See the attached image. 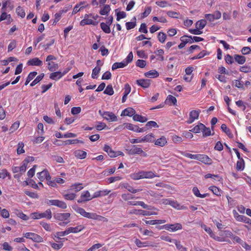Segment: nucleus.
Instances as JSON below:
<instances>
[{"mask_svg": "<svg viewBox=\"0 0 251 251\" xmlns=\"http://www.w3.org/2000/svg\"><path fill=\"white\" fill-rule=\"evenodd\" d=\"M76 212L83 217L88 219L97 220L98 221H102L104 222H107L108 221L106 218L101 215H98L97 213L87 212L82 208H78L77 209Z\"/></svg>", "mask_w": 251, "mask_h": 251, "instance_id": "f257e3e1", "label": "nucleus"}, {"mask_svg": "<svg viewBox=\"0 0 251 251\" xmlns=\"http://www.w3.org/2000/svg\"><path fill=\"white\" fill-rule=\"evenodd\" d=\"M53 217L55 220L62 222L59 224L60 226H64L70 222L71 214L70 213H54Z\"/></svg>", "mask_w": 251, "mask_h": 251, "instance_id": "f03ea898", "label": "nucleus"}, {"mask_svg": "<svg viewBox=\"0 0 251 251\" xmlns=\"http://www.w3.org/2000/svg\"><path fill=\"white\" fill-rule=\"evenodd\" d=\"M30 217L33 219H39L43 218L50 219L52 217L51 211L48 209L43 213L34 212L30 214Z\"/></svg>", "mask_w": 251, "mask_h": 251, "instance_id": "7ed1b4c3", "label": "nucleus"}, {"mask_svg": "<svg viewBox=\"0 0 251 251\" xmlns=\"http://www.w3.org/2000/svg\"><path fill=\"white\" fill-rule=\"evenodd\" d=\"M162 204L165 205H170L175 208L178 209H187V207L183 205H180L176 201H172L169 199H162L161 201Z\"/></svg>", "mask_w": 251, "mask_h": 251, "instance_id": "20e7f679", "label": "nucleus"}, {"mask_svg": "<svg viewBox=\"0 0 251 251\" xmlns=\"http://www.w3.org/2000/svg\"><path fill=\"white\" fill-rule=\"evenodd\" d=\"M46 203L49 205H54L62 209L67 207L66 203L63 201L58 200H47Z\"/></svg>", "mask_w": 251, "mask_h": 251, "instance_id": "39448f33", "label": "nucleus"}, {"mask_svg": "<svg viewBox=\"0 0 251 251\" xmlns=\"http://www.w3.org/2000/svg\"><path fill=\"white\" fill-rule=\"evenodd\" d=\"M24 237L32 240L33 241L41 243L43 242V238L40 235L32 232H27L24 234Z\"/></svg>", "mask_w": 251, "mask_h": 251, "instance_id": "423d86ee", "label": "nucleus"}, {"mask_svg": "<svg viewBox=\"0 0 251 251\" xmlns=\"http://www.w3.org/2000/svg\"><path fill=\"white\" fill-rule=\"evenodd\" d=\"M162 227L170 231L174 232L182 229V226L180 223L175 224H166L162 226Z\"/></svg>", "mask_w": 251, "mask_h": 251, "instance_id": "0eeeda50", "label": "nucleus"}, {"mask_svg": "<svg viewBox=\"0 0 251 251\" xmlns=\"http://www.w3.org/2000/svg\"><path fill=\"white\" fill-rule=\"evenodd\" d=\"M126 151L129 155L140 154L143 152V151L141 148H138L135 145L128 147L126 149Z\"/></svg>", "mask_w": 251, "mask_h": 251, "instance_id": "6e6552de", "label": "nucleus"}, {"mask_svg": "<svg viewBox=\"0 0 251 251\" xmlns=\"http://www.w3.org/2000/svg\"><path fill=\"white\" fill-rule=\"evenodd\" d=\"M134 243L135 245L138 247V248H144L147 247H158V244L154 243L150 244L147 242H143L141 241L139 239L136 238L135 240Z\"/></svg>", "mask_w": 251, "mask_h": 251, "instance_id": "1a4fd4ad", "label": "nucleus"}, {"mask_svg": "<svg viewBox=\"0 0 251 251\" xmlns=\"http://www.w3.org/2000/svg\"><path fill=\"white\" fill-rule=\"evenodd\" d=\"M202 227L204 228L205 231L209 234L210 237H212L214 240L218 241L219 242L225 241V239L224 238L216 236L210 227H207L205 225H203V226H202Z\"/></svg>", "mask_w": 251, "mask_h": 251, "instance_id": "9d476101", "label": "nucleus"}, {"mask_svg": "<svg viewBox=\"0 0 251 251\" xmlns=\"http://www.w3.org/2000/svg\"><path fill=\"white\" fill-rule=\"evenodd\" d=\"M92 199H93V198L91 197L89 192L88 191H85L82 193L80 198L78 200L77 202L81 203L89 201Z\"/></svg>", "mask_w": 251, "mask_h": 251, "instance_id": "9b49d317", "label": "nucleus"}, {"mask_svg": "<svg viewBox=\"0 0 251 251\" xmlns=\"http://www.w3.org/2000/svg\"><path fill=\"white\" fill-rule=\"evenodd\" d=\"M103 119L109 122H115L118 120L117 117L112 112L106 111L103 113Z\"/></svg>", "mask_w": 251, "mask_h": 251, "instance_id": "f8f14e48", "label": "nucleus"}, {"mask_svg": "<svg viewBox=\"0 0 251 251\" xmlns=\"http://www.w3.org/2000/svg\"><path fill=\"white\" fill-rule=\"evenodd\" d=\"M200 111L192 110L190 112L189 118L187 121L188 124L192 123L195 120L198 119L200 114Z\"/></svg>", "mask_w": 251, "mask_h": 251, "instance_id": "ddd939ff", "label": "nucleus"}, {"mask_svg": "<svg viewBox=\"0 0 251 251\" xmlns=\"http://www.w3.org/2000/svg\"><path fill=\"white\" fill-rule=\"evenodd\" d=\"M67 73V72H61L60 71L55 72L51 73L50 75V78L54 80H57L60 79Z\"/></svg>", "mask_w": 251, "mask_h": 251, "instance_id": "4468645a", "label": "nucleus"}, {"mask_svg": "<svg viewBox=\"0 0 251 251\" xmlns=\"http://www.w3.org/2000/svg\"><path fill=\"white\" fill-rule=\"evenodd\" d=\"M197 160L208 165L212 164V160L207 155L198 154Z\"/></svg>", "mask_w": 251, "mask_h": 251, "instance_id": "2eb2a0df", "label": "nucleus"}, {"mask_svg": "<svg viewBox=\"0 0 251 251\" xmlns=\"http://www.w3.org/2000/svg\"><path fill=\"white\" fill-rule=\"evenodd\" d=\"M85 228V226L82 225H78L75 227L71 226L67 228L69 234L71 233H77L78 232H81Z\"/></svg>", "mask_w": 251, "mask_h": 251, "instance_id": "dca6fc26", "label": "nucleus"}, {"mask_svg": "<svg viewBox=\"0 0 251 251\" xmlns=\"http://www.w3.org/2000/svg\"><path fill=\"white\" fill-rule=\"evenodd\" d=\"M37 175L38 178L41 181H43L45 179L47 180L51 179V176H50L49 172L47 170H44L41 172L38 173Z\"/></svg>", "mask_w": 251, "mask_h": 251, "instance_id": "f3484780", "label": "nucleus"}, {"mask_svg": "<svg viewBox=\"0 0 251 251\" xmlns=\"http://www.w3.org/2000/svg\"><path fill=\"white\" fill-rule=\"evenodd\" d=\"M89 17L94 18V16L91 14L90 15L85 14V16H84V19L83 20H82L80 23V25L84 26L86 25H95L94 22L92 20L89 19L88 18Z\"/></svg>", "mask_w": 251, "mask_h": 251, "instance_id": "a211bd4d", "label": "nucleus"}, {"mask_svg": "<svg viewBox=\"0 0 251 251\" xmlns=\"http://www.w3.org/2000/svg\"><path fill=\"white\" fill-rule=\"evenodd\" d=\"M135 113V110L133 108L128 107L122 111L121 116L131 117L133 116Z\"/></svg>", "mask_w": 251, "mask_h": 251, "instance_id": "6ab92c4d", "label": "nucleus"}, {"mask_svg": "<svg viewBox=\"0 0 251 251\" xmlns=\"http://www.w3.org/2000/svg\"><path fill=\"white\" fill-rule=\"evenodd\" d=\"M27 64L31 66H41L43 65V62L38 58L35 57L29 60Z\"/></svg>", "mask_w": 251, "mask_h": 251, "instance_id": "aec40b11", "label": "nucleus"}, {"mask_svg": "<svg viewBox=\"0 0 251 251\" xmlns=\"http://www.w3.org/2000/svg\"><path fill=\"white\" fill-rule=\"evenodd\" d=\"M103 150L108 153L110 157H115L118 156L117 153L112 150L108 145H105L103 148Z\"/></svg>", "mask_w": 251, "mask_h": 251, "instance_id": "412c9836", "label": "nucleus"}, {"mask_svg": "<svg viewBox=\"0 0 251 251\" xmlns=\"http://www.w3.org/2000/svg\"><path fill=\"white\" fill-rule=\"evenodd\" d=\"M74 153L75 157L80 159L85 158L87 155L86 151L80 150L75 151Z\"/></svg>", "mask_w": 251, "mask_h": 251, "instance_id": "4be33fe9", "label": "nucleus"}, {"mask_svg": "<svg viewBox=\"0 0 251 251\" xmlns=\"http://www.w3.org/2000/svg\"><path fill=\"white\" fill-rule=\"evenodd\" d=\"M137 83L141 87L147 88L150 85V80L149 79H139L136 81Z\"/></svg>", "mask_w": 251, "mask_h": 251, "instance_id": "5701e85b", "label": "nucleus"}, {"mask_svg": "<svg viewBox=\"0 0 251 251\" xmlns=\"http://www.w3.org/2000/svg\"><path fill=\"white\" fill-rule=\"evenodd\" d=\"M47 68L48 70L50 72H54L56 71L58 68V64L55 63L54 62L51 61L49 62H47Z\"/></svg>", "mask_w": 251, "mask_h": 251, "instance_id": "b1692460", "label": "nucleus"}, {"mask_svg": "<svg viewBox=\"0 0 251 251\" xmlns=\"http://www.w3.org/2000/svg\"><path fill=\"white\" fill-rule=\"evenodd\" d=\"M146 224L154 225L158 224H164L166 222L165 220H144Z\"/></svg>", "mask_w": 251, "mask_h": 251, "instance_id": "393cba45", "label": "nucleus"}, {"mask_svg": "<svg viewBox=\"0 0 251 251\" xmlns=\"http://www.w3.org/2000/svg\"><path fill=\"white\" fill-rule=\"evenodd\" d=\"M131 91V87L128 84H126L125 86V92L122 98V102H125L126 100L128 94Z\"/></svg>", "mask_w": 251, "mask_h": 251, "instance_id": "a878e982", "label": "nucleus"}, {"mask_svg": "<svg viewBox=\"0 0 251 251\" xmlns=\"http://www.w3.org/2000/svg\"><path fill=\"white\" fill-rule=\"evenodd\" d=\"M30 159L32 160V158H30V157H28V158H26L23 161L22 165L19 167L20 172H21V173H23L25 171L27 164L29 162Z\"/></svg>", "mask_w": 251, "mask_h": 251, "instance_id": "bb28decb", "label": "nucleus"}, {"mask_svg": "<svg viewBox=\"0 0 251 251\" xmlns=\"http://www.w3.org/2000/svg\"><path fill=\"white\" fill-rule=\"evenodd\" d=\"M167 143V139L164 136H162L161 138L158 139L155 142V145L164 147Z\"/></svg>", "mask_w": 251, "mask_h": 251, "instance_id": "cd10ccee", "label": "nucleus"}, {"mask_svg": "<svg viewBox=\"0 0 251 251\" xmlns=\"http://www.w3.org/2000/svg\"><path fill=\"white\" fill-rule=\"evenodd\" d=\"M142 174L143 178H151L157 176L151 171H142Z\"/></svg>", "mask_w": 251, "mask_h": 251, "instance_id": "c85d7f7f", "label": "nucleus"}, {"mask_svg": "<svg viewBox=\"0 0 251 251\" xmlns=\"http://www.w3.org/2000/svg\"><path fill=\"white\" fill-rule=\"evenodd\" d=\"M145 75L147 77L154 78L159 76V73L155 70H151L145 73Z\"/></svg>", "mask_w": 251, "mask_h": 251, "instance_id": "c756f323", "label": "nucleus"}, {"mask_svg": "<svg viewBox=\"0 0 251 251\" xmlns=\"http://www.w3.org/2000/svg\"><path fill=\"white\" fill-rule=\"evenodd\" d=\"M133 119L134 121H138L141 123L146 122L147 121V118L138 114H134L133 116Z\"/></svg>", "mask_w": 251, "mask_h": 251, "instance_id": "7c9ffc66", "label": "nucleus"}, {"mask_svg": "<svg viewBox=\"0 0 251 251\" xmlns=\"http://www.w3.org/2000/svg\"><path fill=\"white\" fill-rule=\"evenodd\" d=\"M4 20H7L9 23L11 22L12 21L10 15H7V13L5 12V11H4L1 14L0 17V22Z\"/></svg>", "mask_w": 251, "mask_h": 251, "instance_id": "2f4dec72", "label": "nucleus"}, {"mask_svg": "<svg viewBox=\"0 0 251 251\" xmlns=\"http://www.w3.org/2000/svg\"><path fill=\"white\" fill-rule=\"evenodd\" d=\"M127 65V63H125V62H116L113 64L112 67V70H115L118 68H122Z\"/></svg>", "mask_w": 251, "mask_h": 251, "instance_id": "473e14b6", "label": "nucleus"}, {"mask_svg": "<svg viewBox=\"0 0 251 251\" xmlns=\"http://www.w3.org/2000/svg\"><path fill=\"white\" fill-rule=\"evenodd\" d=\"M235 60L239 64H243L246 61V57L240 55H234Z\"/></svg>", "mask_w": 251, "mask_h": 251, "instance_id": "72a5a7b5", "label": "nucleus"}, {"mask_svg": "<svg viewBox=\"0 0 251 251\" xmlns=\"http://www.w3.org/2000/svg\"><path fill=\"white\" fill-rule=\"evenodd\" d=\"M206 24V21L205 20H201L196 23V27L201 30L204 28Z\"/></svg>", "mask_w": 251, "mask_h": 251, "instance_id": "f704fd0d", "label": "nucleus"}, {"mask_svg": "<svg viewBox=\"0 0 251 251\" xmlns=\"http://www.w3.org/2000/svg\"><path fill=\"white\" fill-rule=\"evenodd\" d=\"M204 127V125L201 123H199L198 125L196 126L190 131L194 133H199L200 131L202 130V128Z\"/></svg>", "mask_w": 251, "mask_h": 251, "instance_id": "c9c22d12", "label": "nucleus"}, {"mask_svg": "<svg viewBox=\"0 0 251 251\" xmlns=\"http://www.w3.org/2000/svg\"><path fill=\"white\" fill-rule=\"evenodd\" d=\"M81 185V183H75L73 184L71 186V190L74 191L75 192H78L83 188Z\"/></svg>", "mask_w": 251, "mask_h": 251, "instance_id": "e433bc0d", "label": "nucleus"}, {"mask_svg": "<svg viewBox=\"0 0 251 251\" xmlns=\"http://www.w3.org/2000/svg\"><path fill=\"white\" fill-rule=\"evenodd\" d=\"M153 135L152 134H149L141 138V141H142V142H152L153 141Z\"/></svg>", "mask_w": 251, "mask_h": 251, "instance_id": "4c0bfd02", "label": "nucleus"}, {"mask_svg": "<svg viewBox=\"0 0 251 251\" xmlns=\"http://www.w3.org/2000/svg\"><path fill=\"white\" fill-rule=\"evenodd\" d=\"M123 186L126 189H127V190L133 194L136 193L138 192H140L142 190V189H134L131 186H129L128 184H125L123 185Z\"/></svg>", "mask_w": 251, "mask_h": 251, "instance_id": "58836bf2", "label": "nucleus"}, {"mask_svg": "<svg viewBox=\"0 0 251 251\" xmlns=\"http://www.w3.org/2000/svg\"><path fill=\"white\" fill-rule=\"evenodd\" d=\"M44 76V74L43 73L38 75L36 77V78L30 83V85L31 86H34L37 83L39 82L43 78Z\"/></svg>", "mask_w": 251, "mask_h": 251, "instance_id": "ea45409f", "label": "nucleus"}, {"mask_svg": "<svg viewBox=\"0 0 251 251\" xmlns=\"http://www.w3.org/2000/svg\"><path fill=\"white\" fill-rule=\"evenodd\" d=\"M100 27L102 30L106 33H109L111 32L109 25L104 23H101L100 24Z\"/></svg>", "mask_w": 251, "mask_h": 251, "instance_id": "a19ab883", "label": "nucleus"}, {"mask_svg": "<svg viewBox=\"0 0 251 251\" xmlns=\"http://www.w3.org/2000/svg\"><path fill=\"white\" fill-rule=\"evenodd\" d=\"M24 144L23 142H21L18 143V148L17 149V153L18 154H20L25 152L24 150Z\"/></svg>", "mask_w": 251, "mask_h": 251, "instance_id": "79ce46f5", "label": "nucleus"}, {"mask_svg": "<svg viewBox=\"0 0 251 251\" xmlns=\"http://www.w3.org/2000/svg\"><path fill=\"white\" fill-rule=\"evenodd\" d=\"M68 234H69V233L68 229L66 228L65 229V230H64L63 231L57 232L55 233V237H57V238L60 239V237L64 236H66V235H68Z\"/></svg>", "mask_w": 251, "mask_h": 251, "instance_id": "37998d69", "label": "nucleus"}, {"mask_svg": "<svg viewBox=\"0 0 251 251\" xmlns=\"http://www.w3.org/2000/svg\"><path fill=\"white\" fill-rule=\"evenodd\" d=\"M110 10V7L109 5H105L104 8L101 9L100 13L101 15H108Z\"/></svg>", "mask_w": 251, "mask_h": 251, "instance_id": "c03bdc74", "label": "nucleus"}, {"mask_svg": "<svg viewBox=\"0 0 251 251\" xmlns=\"http://www.w3.org/2000/svg\"><path fill=\"white\" fill-rule=\"evenodd\" d=\"M155 3L158 6L163 8L171 6V4L170 3L165 0L160 1H157L155 2Z\"/></svg>", "mask_w": 251, "mask_h": 251, "instance_id": "a18cd8bd", "label": "nucleus"}, {"mask_svg": "<svg viewBox=\"0 0 251 251\" xmlns=\"http://www.w3.org/2000/svg\"><path fill=\"white\" fill-rule=\"evenodd\" d=\"M104 93L110 96L114 94V91L111 85H108L104 91Z\"/></svg>", "mask_w": 251, "mask_h": 251, "instance_id": "49530a36", "label": "nucleus"}, {"mask_svg": "<svg viewBox=\"0 0 251 251\" xmlns=\"http://www.w3.org/2000/svg\"><path fill=\"white\" fill-rule=\"evenodd\" d=\"M244 168V161L243 158L237 161L236 164V169L238 171L243 170Z\"/></svg>", "mask_w": 251, "mask_h": 251, "instance_id": "de8ad7c7", "label": "nucleus"}, {"mask_svg": "<svg viewBox=\"0 0 251 251\" xmlns=\"http://www.w3.org/2000/svg\"><path fill=\"white\" fill-rule=\"evenodd\" d=\"M158 39L162 43H163L166 39L167 36L165 33L162 32H160L158 34Z\"/></svg>", "mask_w": 251, "mask_h": 251, "instance_id": "09e8293b", "label": "nucleus"}, {"mask_svg": "<svg viewBox=\"0 0 251 251\" xmlns=\"http://www.w3.org/2000/svg\"><path fill=\"white\" fill-rule=\"evenodd\" d=\"M192 39V37L191 36H183L180 38V40L186 44L187 43H192L193 41Z\"/></svg>", "mask_w": 251, "mask_h": 251, "instance_id": "8fccbe9b", "label": "nucleus"}, {"mask_svg": "<svg viewBox=\"0 0 251 251\" xmlns=\"http://www.w3.org/2000/svg\"><path fill=\"white\" fill-rule=\"evenodd\" d=\"M193 192L195 195L198 197L205 198L207 196L206 194H204L203 195L201 194L197 187H194L193 189Z\"/></svg>", "mask_w": 251, "mask_h": 251, "instance_id": "3c124183", "label": "nucleus"}, {"mask_svg": "<svg viewBox=\"0 0 251 251\" xmlns=\"http://www.w3.org/2000/svg\"><path fill=\"white\" fill-rule=\"evenodd\" d=\"M202 135L203 137H207L211 135V131L209 128L206 127L205 126L202 129Z\"/></svg>", "mask_w": 251, "mask_h": 251, "instance_id": "603ef678", "label": "nucleus"}, {"mask_svg": "<svg viewBox=\"0 0 251 251\" xmlns=\"http://www.w3.org/2000/svg\"><path fill=\"white\" fill-rule=\"evenodd\" d=\"M16 13H17V14L19 16H20L21 18H23L25 17V11L24 10L23 8L21 7V6H18L16 8Z\"/></svg>", "mask_w": 251, "mask_h": 251, "instance_id": "864d4df0", "label": "nucleus"}, {"mask_svg": "<svg viewBox=\"0 0 251 251\" xmlns=\"http://www.w3.org/2000/svg\"><path fill=\"white\" fill-rule=\"evenodd\" d=\"M106 127V125L103 122H97V124L96 126V128L98 130H101L104 129Z\"/></svg>", "mask_w": 251, "mask_h": 251, "instance_id": "5fc2aeb1", "label": "nucleus"}, {"mask_svg": "<svg viewBox=\"0 0 251 251\" xmlns=\"http://www.w3.org/2000/svg\"><path fill=\"white\" fill-rule=\"evenodd\" d=\"M146 126L147 129H148L152 128V127H158V126L157 125V123L154 121H149L147 123Z\"/></svg>", "mask_w": 251, "mask_h": 251, "instance_id": "6e6d98bb", "label": "nucleus"}, {"mask_svg": "<svg viewBox=\"0 0 251 251\" xmlns=\"http://www.w3.org/2000/svg\"><path fill=\"white\" fill-rule=\"evenodd\" d=\"M100 71V67H95L92 71V77L93 78H96L97 75L99 74Z\"/></svg>", "mask_w": 251, "mask_h": 251, "instance_id": "4d7b16f0", "label": "nucleus"}, {"mask_svg": "<svg viewBox=\"0 0 251 251\" xmlns=\"http://www.w3.org/2000/svg\"><path fill=\"white\" fill-rule=\"evenodd\" d=\"M166 101L170 102L173 104V105H175L176 104L177 100L175 97L172 95H169L166 100Z\"/></svg>", "mask_w": 251, "mask_h": 251, "instance_id": "13d9d810", "label": "nucleus"}, {"mask_svg": "<svg viewBox=\"0 0 251 251\" xmlns=\"http://www.w3.org/2000/svg\"><path fill=\"white\" fill-rule=\"evenodd\" d=\"M131 177L134 180H138L139 179L143 178L142 171L132 174L131 175Z\"/></svg>", "mask_w": 251, "mask_h": 251, "instance_id": "bf43d9fd", "label": "nucleus"}, {"mask_svg": "<svg viewBox=\"0 0 251 251\" xmlns=\"http://www.w3.org/2000/svg\"><path fill=\"white\" fill-rule=\"evenodd\" d=\"M20 126L19 122H16L14 124L12 125L11 126L9 130L10 131V133L13 132L14 131L17 130Z\"/></svg>", "mask_w": 251, "mask_h": 251, "instance_id": "052dcab7", "label": "nucleus"}, {"mask_svg": "<svg viewBox=\"0 0 251 251\" xmlns=\"http://www.w3.org/2000/svg\"><path fill=\"white\" fill-rule=\"evenodd\" d=\"M209 189L212 191V192L217 196H220L221 193L220 190L218 187L215 186H210Z\"/></svg>", "mask_w": 251, "mask_h": 251, "instance_id": "680f3d73", "label": "nucleus"}, {"mask_svg": "<svg viewBox=\"0 0 251 251\" xmlns=\"http://www.w3.org/2000/svg\"><path fill=\"white\" fill-rule=\"evenodd\" d=\"M174 244H175L176 246V248L178 250H180L181 251H186V248L184 247L181 244L180 242L177 240H176V242H174Z\"/></svg>", "mask_w": 251, "mask_h": 251, "instance_id": "e2e57ef3", "label": "nucleus"}, {"mask_svg": "<svg viewBox=\"0 0 251 251\" xmlns=\"http://www.w3.org/2000/svg\"><path fill=\"white\" fill-rule=\"evenodd\" d=\"M64 198L67 200H73L76 197V195L74 193L66 194L63 195Z\"/></svg>", "mask_w": 251, "mask_h": 251, "instance_id": "0e129e2a", "label": "nucleus"}, {"mask_svg": "<svg viewBox=\"0 0 251 251\" xmlns=\"http://www.w3.org/2000/svg\"><path fill=\"white\" fill-rule=\"evenodd\" d=\"M136 66L140 68H144L146 65V62L144 60L138 59L136 62Z\"/></svg>", "mask_w": 251, "mask_h": 251, "instance_id": "69168bd1", "label": "nucleus"}, {"mask_svg": "<svg viewBox=\"0 0 251 251\" xmlns=\"http://www.w3.org/2000/svg\"><path fill=\"white\" fill-rule=\"evenodd\" d=\"M102 247V245L101 244H96L93 245L90 248L88 249L86 251H95L96 250Z\"/></svg>", "mask_w": 251, "mask_h": 251, "instance_id": "338daca9", "label": "nucleus"}, {"mask_svg": "<svg viewBox=\"0 0 251 251\" xmlns=\"http://www.w3.org/2000/svg\"><path fill=\"white\" fill-rule=\"evenodd\" d=\"M244 222L248 224V225H245V227H246L248 230H251V220L250 218L246 217Z\"/></svg>", "mask_w": 251, "mask_h": 251, "instance_id": "774afa93", "label": "nucleus"}]
</instances>
